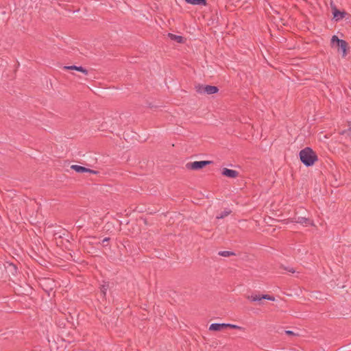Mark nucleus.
<instances>
[{
    "instance_id": "obj_1",
    "label": "nucleus",
    "mask_w": 351,
    "mask_h": 351,
    "mask_svg": "<svg viewBox=\"0 0 351 351\" xmlns=\"http://www.w3.org/2000/svg\"><path fill=\"white\" fill-rule=\"evenodd\" d=\"M301 162L306 167H312L318 160L316 152L310 147H306L299 152Z\"/></svg>"
},
{
    "instance_id": "obj_2",
    "label": "nucleus",
    "mask_w": 351,
    "mask_h": 351,
    "mask_svg": "<svg viewBox=\"0 0 351 351\" xmlns=\"http://www.w3.org/2000/svg\"><path fill=\"white\" fill-rule=\"evenodd\" d=\"M307 210L303 207H300L295 210L293 216L291 218L293 223H298L301 224L310 223V219L307 216Z\"/></svg>"
},
{
    "instance_id": "obj_3",
    "label": "nucleus",
    "mask_w": 351,
    "mask_h": 351,
    "mask_svg": "<svg viewBox=\"0 0 351 351\" xmlns=\"http://www.w3.org/2000/svg\"><path fill=\"white\" fill-rule=\"evenodd\" d=\"M196 92L199 94L213 95L219 91V88L216 86L197 84L195 86Z\"/></svg>"
},
{
    "instance_id": "obj_4",
    "label": "nucleus",
    "mask_w": 351,
    "mask_h": 351,
    "mask_svg": "<svg viewBox=\"0 0 351 351\" xmlns=\"http://www.w3.org/2000/svg\"><path fill=\"white\" fill-rule=\"evenodd\" d=\"M211 160H200L195 161L192 162H188L186 164V168L189 170H200L206 167L208 165L212 164Z\"/></svg>"
},
{
    "instance_id": "obj_5",
    "label": "nucleus",
    "mask_w": 351,
    "mask_h": 351,
    "mask_svg": "<svg viewBox=\"0 0 351 351\" xmlns=\"http://www.w3.org/2000/svg\"><path fill=\"white\" fill-rule=\"evenodd\" d=\"M330 8L333 15V19H335L337 21L343 19L348 14L346 11H341L337 9L336 5L332 2L330 3Z\"/></svg>"
},
{
    "instance_id": "obj_6",
    "label": "nucleus",
    "mask_w": 351,
    "mask_h": 351,
    "mask_svg": "<svg viewBox=\"0 0 351 351\" xmlns=\"http://www.w3.org/2000/svg\"><path fill=\"white\" fill-rule=\"evenodd\" d=\"M247 298L250 300L251 302H261L263 299L268 300L270 301L275 300V298L273 295H270L268 294L251 295H247Z\"/></svg>"
},
{
    "instance_id": "obj_7",
    "label": "nucleus",
    "mask_w": 351,
    "mask_h": 351,
    "mask_svg": "<svg viewBox=\"0 0 351 351\" xmlns=\"http://www.w3.org/2000/svg\"><path fill=\"white\" fill-rule=\"evenodd\" d=\"M71 169H73L74 171H75L77 173H93V174L97 173V171H96L92 170L88 168H86L84 167L77 165H71Z\"/></svg>"
},
{
    "instance_id": "obj_8",
    "label": "nucleus",
    "mask_w": 351,
    "mask_h": 351,
    "mask_svg": "<svg viewBox=\"0 0 351 351\" xmlns=\"http://www.w3.org/2000/svg\"><path fill=\"white\" fill-rule=\"evenodd\" d=\"M239 174L237 171L228 168H223L221 170V175L229 178H235L238 177Z\"/></svg>"
},
{
    "instance_id": "obj_9",
    "label": "nucleus",
    "mask_w": 351,
    "mask_h": 351,
    "mask_svg": "<svg viewBox=\"0 0 351 351\" xmlns=\"http://www.w3.org/2000/svg\"><path fill=\"white\" fill-rule=\"evenodd\" d=\"M337 51L341 53L342 58H345L350 51L348 43L346 41L341 42V46L337 49Z\"/></svg>"
},
{
    "instance_id": "obj_10",
    "label": "nucleus",
    "mask_w": 351,
    "mask_h": 351,
    "mask_svg": "<svg viewBox=\"0 0 351 351\" xmlns=\"http://www.w3.org/2000/svg\"><path fill=\"white\" fill-rule=\"evenodd\" d=\"M226 329V324H219V323H213L211 324L209 326V330L210 331H221Z\"/></svg>"
},
{
    "instance_id": "obj_11",
    "label": "nucleus",
    "mask_w": 351,
    "mask_h": 351,
    "mask_svg": "<svg viewBox=\"0 0 351 351\" xmlns=\"http://www.w3.org/2000/svg\"><path fill=\"white\" fill-rule=\"evenodd\" d=\"M345 41L344 40L339 39L337 36L333 35L330 39V45L332 47H335L337 49L341 46V43Z\"/></svg>"
},
{
    "instance_id": "obj_12",
    "label": "nucleus",
    "mask_w": 351,
    "mask_h": 351,
    "mask_svg": "<svg viewBox=\"0 0 351 351\" xmlns=\"http://www.w3.org/2000/svg\"><path fill=\"white\" fill-rule=\"evenodd\" d=\"M168 37L171 40L177 42L178 43H184L186 40L183 36L176 35L171 33L168 34Z\"/></svg>"
},
{
    "instance_id": "obj_13",
    "label": "nucleus",
    "mask_w": 351,
    "mask_h": 351,
    "mask_svg": "<svg viewBox=\"0 0 351 351\" xmlns=\"http://www.w3.org/2000/svg\"><path fill=\"white\" fill-rule=\"evenodd\" d=\"M64 69L66 70H75L77 71H80L83 73L84 75H88V71L86 69L82 66H64Z\"/></svg>"
},
{
    "instance_id": "obj_14",
    "label": "nucleus",
    "mask_w": 351,
    "mask_h": 351,
    "mask_svg": "<svg viewBox=\"0 0 351 351\" xmlns=\"http://www.w3.org/2000/svg\"><path fill=\"white\" fill-rule=\"evenodd\" d=\"M187 3L191 5H206L207 4L206 0H184Z\"/></svg>"
},
{
    "instance_id": "obj_15",
    "label": "nucleus",
    "mask_w": 351,
    "mask_h": 351,
    "mask_svg": "<svg viewBox=\"0 0 351 351\" xmlns=\"http://www.w3.org/2000/svg\"><path fill=\"white\" fill-rule=\"evenodd\" d=\"M232 213V210L230 209H225L223 211H222L219 215L216 217L217 219H223L224 217H227L228 215H230Z\"/></svg>"
},
{
    "instance_id": "obj_16",
    "label": "nucleus",
    "mask_w": 351,
    "mask_h": 351,
    "mask_svg": "<svg viewBox=\"0 0 351 351\" xmlns=\"http://www.w3.org/2000/svg\"><path fill=\"white\" fill-rule=\"evenodd\" d=\"M218 254L221 256L228 257L230 256H234L235 253L231 251H220Z\"/></svg>"
},
{
    "instance_id": "obj_17",
    "label": "nucleus",
    "mask_w": 351,
    "mask_h": 351,
    "mask_svg": "<svg viewBox=\"0 0 351 351\" xmlns=\"http://www.w3.org/2000/svg\"><path fill=\"white\" fill-rule=\"evenodd\" d=\"M108 288V284L102 285L100 288L101 293L104 297L106 295V291H107Z\"/></svg>"
},
{
    "instance_id": "obj_18",
    "label": "nucleus",
    "mask_w": 351,
    "mask_h": 351,
    "mask_svg": "<svg viewBox=\"0 0 351 351\" xmlns=\"http://www.w3.org/2000/svg\"><path fill=\"white\" fill-rule=\"evenodd\" d=\"M339 134L341 135L346 134L348 136H349V138L351 139V128L350 127L348 130H344L341 131V132H339Z\"/></svg>"
},
{
    "instance_id": "obj_19",
    "label": "nucleus",
    "mask_w": 351,
    "mask_h": 351,
    "mask_svg": "<svg viewBox=\"0 0 351 351\" xmlns=\"http://www.w3.org/2000/svg\"><path fill=\"white\" fill-rule=\"evenodd\" d=\"M226 328H231V329H241V327L231 324H226Z\"/></svg>"
},
{
    "instance_id": "obj_20",
    "label": "nucleus",
    "mask_w": 351,
    "mask_h": 351,
    "mask_svg": "<svg viewBox=\"0 0 351 351\" xmlns=\"http://www.w3.org/2000/svg\"><path fill=\"white\" fill-rule=\"evenodd\" d=\"M285 332L286 335H287L289 336H299L298 334L295 333L292 330H285Z\"/></svg>"
},
{
    "instance_id": "obj_21",
    "label": "nucleus",
    "mask_w": 351,
    "mask_h": 351,
    "mask_svg": "<svg viewBox=\"0 0 351 351\" xmlns=\"http://www.w3.org/2000/svg\"><path fill=\"white\" fill-rule=\"evenodd\" d=\"M283 269L288 271L289 272L295 273V269L293 267H284Z\"/></svg>"
},
{
    "instance_id": "obj_22",
    "label": "nucleus",
    "mask_w": 351,
    "mask_h": 351,
    "mask_svg": "<svg viewBox=\"0 0 351 351\" xmlns=\"http://www.w3.org/2000/svg\"><path fill=\"white\" fill-rule=\"evenodd\" d=\"M108 241H109V239H108V238H105V239H104L102 240V244H103L104 245H107V243H108Z\"/></svg>"
},
{
    "instance_id": "obj_23",
    "label": "nucleus",
    "mask_w": 351,
    "mask_h": 351,
    "mask_svg": "<svg viewBox=\"0 0 351 351\" xmlns=\"http://www.w3.org/2000/svg\"><path fill=\"white\" fill-rule=\"evenodd\" d=\"M110 226V223H108L106 226H105V228L107 230H109V227Z\"/></svg>"
},
{
    "instance_id": "obj_24",
    "label": "nucleus",
    "mask_w": 351,
    "mask_h": 351,
    "mask_svg": "<svg viewBox=\"0 0 351 351\" xmlns=\"http://www.w3.org/2000/svg\"><path fill=\"white\" fill-rule=\"evenodd\" d=\"M10 265L13 267L14 270L16 271V267L14 265H13V264H11Z\"/></svg>"
},
{
    "instance_id": "obj_25",
    "label": "nucleus",
    "mask_w": 351,
    "mask_h": 351,
    "mask_svg": "<svg viewBox=\"0 0 351 351\" xmlns=\"http://www.w3.org/2000/svg\"><path fill=\"white\" fill-rule=\"evenodd\" d=\"M149 107L150 108H154V106H152V104H149Z\"/></svg>"
},
{
    "instance_id": "obj_26",
    "label": "nucleus",
    "mask_w": 351,
    "mask_h": 351,
    "mask_svg": "<svg viewBox=\"0 0 351 351\" xmlns=\"http://www.w3.org/2000/svg\"><path fill=\"white\" fill-rule=\"evenodd\" d=\"M79 228H81L82 227V225H81V223H79V226H78Z\"/></svg>"
},
{
    "instance_id": "obj_27",
    "label": "nucleus",
    "mask_w": 351,
    "mask_h": 351,
    "mask_svg": "<svg viewBox=\"0 0 351 351\" xmlns=\"http://www.w3.org/2000/svg\"><path fill=\"white\" fill-rule=\"evenodd\" d=\"M79 228H81L82 227V225H81V223H79V226H78Z\"/></svg>"
}]
</instances>
